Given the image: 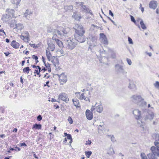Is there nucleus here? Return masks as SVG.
<instances>
[{
	"label": "nucleus",
	"instance_id": "nucleus-61",
	"mask_svg": "<svg viewBox=\"0 0 159 159\" xmlns=\"http://www.w3.org/2000/svg\"><path fill=\"white\" fill-rule=\"evenodd\" d=\"M35 72H34L37 75H39L40 72H39L38 70H35L34 71Z\"/></svg>",
	"mask_w": 159,
	"mask_h": 159
},
{
	"label": "nucleus",
	"instance_id": "nucleus-46",
	"mask_svg": "<svg viewBox=\"0 0 159 159\" xmlns=\"http://www.w3.org/2000/svg\"><path fill=\"white\" fill-rule=\"evenodd\" d=\"M154 85L156 88L159 89V82L158 81H156L155 83L154 84Z\"/></svg>",
	"mask_w": 159,
	"mask_h": 159
},
{
	"label": "nucleus",
	"instance_id": "nucleus-6",
	"mask_svg": "<svg viewBox=\"0 0 159 159\" xmlns=\"http://www.w3.org/2000/svg\"><path fill=\"white\" fill-rule=\"evenodd\" d=\"M116 71L118 73H122L124 74L125 73L123 66L119 64H116L115 65Z\"/></svg>",
	"mask_w": 159,
	"mask_h": 159
},
{
	"label": "nucleus",
	"instance_id": "nucleus-26",
	"mask_svg": "<svg viewBox=\"0 0 159 159\" xmlns=\"http://www.w3.org/2000/svg\"><path fill=\"white\" fill-rule=\"evenodd\" d=\"M64 8L66 11H72L73 7L72 5L67 6L64 7Z\"/></svg>",
	"mask_w": 159,
	"mask_h": 159
},
{
	"label": "nucleus",
	"instance_id": "nucleus-18",
	"mask_svg": "<svg viewBox=\"0 0 159 159\" xmlns=\"http://www.w3.org/2000/svg\"><path fill=\"white\" fill-rule=\"evenodd\" d=\"M14 10L11 9H7L6 13L8 14L10 17H12L14 16Z\"/></svg>",
	"mask_w": 159,
	"mask_h": 159
},
{
	"label": "nucleus",
	"instance_id": "nucleus-43",
	"mask_svg": "<svg viewBox=\"0 0 159 159\" xmlns=\"http://www.w3.org/2000/svg\"><path fill=\"white\" fill-rule=\"evenodd\" d=\"M1 35L3 36L4 38L6 36L5 32L4 31L3 29H1Z\"/></svg>",
	"mask_w": 159,
	"mask_h": 159
},
{
	"label": "nucleus",
	"instance_id": "nucleus-5",
	"mask_svg": "<svg viewBox=\"0 0 159 159\" xmlns=\"http://www.w3.org/2000/svg\"><path fill=\"white\" fill-rule=\"evenodd\" d=\"M95 110L98 112L101 113L102 111L103 106L101 104L98 105L96 103L95 105L92 106L91 108V111H93Z\"/></svg>",
	"mask_w": 159,
	"mask_h": 159
},
{
	"label": "nucleus",
	"instance_id": "nucleus-56",
	"mask_svg": "<svg viewBox=\"0 0 159 159\" xmlns=\"http://www.w3.org/2000/svg\"><path fill=\"white\" fill-rule=\"evenodd\" d=\"M107 18H108V19L110 20L111 22H112L113 23V24L115 25H116V24L115 23V22L113 20H112L109 17H107Z\"/></svg>",
	"mask_w": 159,
	"mask_h": 159
},
{
	"label": "nucleus",
	"instance_id": "nucleus-38",
	"mask_svg": "<svg viewBox=\"0 0 159 159\" xmlns=\"http://www.w3.org/2000/svg\"><path fill=\"white\" fill-rule=\"evenodd\" d=\"M154 136L155 138V141L159 142V134H154Z\"/></svg>",
	"mask_w": 159,
	"mask_h": 159
},
{
	"label": "nucleus",
	"instance_id": "nucleus-14",
	"mask_svg": "<svg viewBox=\"0 0 159 159\" xmlns=\"http://www.w3.org/2000/svg\"><path fill=\"white\" fill-rule=\"evenodd\" d=\"M128 88L130 89L133 91H135L136 89V87L134 82L131 81H129Z\"/></svg>",
	"mask_w": 159,
	"mask_h": 159
},
{
	"label": "nucleus",
	"instance_id": "nucleus-7",
	"mask_svg": "<svg viewBox=\"0 0 159 159\" xmlns=\"http://www.w3.org/2000/svg\"><path fill=\"white\" fill-rule=\"evenodd\" d=\"M133 114L136 119L139 120L140 119L141 111L139 110L134 109L133 111Z\"/></svg>",
	"mask_w": 159,
	"mask_h": 159
},
{
	"label": "nucleus",
	"instance_id": "nucleus-16",
	"mask_svg": "<svg viewBox=\"0 0 159 159\" xmlns=\"http://www.w3.org/2000/svg\"><path fill=\"white\" fill-rule=\"evenodd\" d=\"M11 18L12 17H10L8 14H6L5 15H2V19L4 21L8 22Z\"/></svg>",
	"mask_w": 159,
	"mask_h": 159
},
{
	"label": "nucleus",
	"instance_id": "nucleus-31",
	"mask_svg": "<svg viewBox=\"0 0 159 159\" xmlns=\"http://www.w3.org/2000/svg\"><path fill=\"white\" fill-rule=\"evenodd\" d=\"M140 24L141 27L142 28L143 30H145L147 28L144 23V22L142 20H141V21H140Z\"/></svg>",
	"mask_w": 159,
	"mask_h": 159
},
{
	"label": "nucleus",
	"instance_id": "nucleus-40",
	"mask_svg": "<svg viewBox=\"0 0 159 159\" xmlns=\"http://www.w3.org/2000/svg\"><path fill=\"white\" fill-rule=\"evenodd\" d=\"M85 154L87 158L89 157L92 154V152L90 151L85 152Z\"/></svg>",
	"mask_w": 159,
	"mask_h": 159
},
{
	"label": "nucleus",
	"instance_id": "nucleus-50",
	"mask_svg": "<svg viewBox=\"0 0 159 159\" xmlns=\"http://www.w3.org/2000/svg\"><path fill=\"white\" fill-rule=\"evenodd\" d=\"M128 40L129 41V43L131 44H133V42L132 39L129 37L128 38Z\"/></svg>",
	"mask_w": 159,
	"mask_h": 159
},
{
	"label": "nucleus",
	"instance_id": "nucleus-22",
	"mask_svg": "<svg viewBox=\"0 0 159 159\" xmlns=\"http://www.w3.org/2000/svg\"><path fill=\"white\" fill-rule=\"evenodd\" d=\"M72 17L75 20L78 21H80V19L81 18V16L79 15L76 13H73V14L72 16Z\"/></svg>",
	"mask_w": 159,
	"mask_h": 159
},
{
	"label": "nucleus",
	"instance_id": "nucleus-21",
	"mask_svg": "<svg viewBox=\"0 0 159 159\" xmlns=\"http://www.w3.org/2000/svg\"><path fill=\"white\" fill-rule=\"evenodd\" d=\"M32 13V11H30L28 10H26L25 12L24 13V15L28 19H29L30 18L29 16L31 15Z\"/></svg>",
	"mask_w": 159,
	"mask_h": 159
},
{
	"label": "nucleus",
	"instance_id": "nucleus-58",
	"mask_svg": "<svg viewBox=\"0 0 159 159\" xmlns=\"http://www.w3.org/2000/svg\"><path fill=\"white\" fill-rule=\"evenodd\" d=\"M92 143L91 141L90 140H88L86 141V144L90 145Z\"/></svg>",
	"mask_w": 159,
	"mask_h": 159
},
{
	"label": "nucleus",
	"instance_id": "nucleus-64",
	"mask_svg": "<svg viewBox=\"0 0 159 159\" xmlns=\"http://www.w3.org/2000/svg\"><path fill=\"white\" fill-rule=\"evenodd\" d=\"M146 53L148 54V56L151 57L152 55V54L151 52H146Z\"/></svg>",
	"mask_w": 159,
	"mask_h": 159
},
{
	"label": "nucleus",
	"instance_id": "nucleus-41",
	"mask_svg": "<svg viewBox=\"0 0 159 159\" xmlns=\"http://www.w3.org/2000/svg\"><path fill=\"white\" fill-rule=\"evenodd\" d=\"M20 1V0H13L12 3L14 4H16L17 6L19 4Z\"/></svg>",
	"mask_w": 159,
	"mask_h": 159
},
{
	"label": "nucleus",
	"instance_id": "nucleus-52",
	"mask_svg": "<svg viewBox=\"0 0 159 159\" xmlns=\"http://www.w3.org/2000/svg\"><path fill=\"white\" fill-rule=\"evenodd\" d=\"M42 117L41 115H39L37 117V120L38 121H41L42 120Z\"/></svg>",
	"mask_w": 159,
	"mask_h": 159
},
{
	"label": "nucleus",
	"instance_id": "nucleus-47",
	"mask_svg": "<svg viewBox=\"0 0 159 159\" xmlns=\"http://www.w3.org/2000/svg\"><path fill=\"white\" fill-rule=\"evenodd\" d=\"M69 121V123L70 124H71L73 123V120H72V118L70 116H69L67 119Z\"/></svg>",
	"mask_w": 159,
	"mask_h": 159
},
{
	"label": "nucleus",
	"instance_id": "nucleus-59",
	"mask_svg": "<svg viewBox=\"0 0 159 159\" xmlns=\"http://www.w3.org/2000/svg\"><path fill=\"white\" fill-rule=\"evenodd\" d=\"M109 14L112 16H113L114 14L111 10L109 11Z\"/></svg>",
	"mask_w": 159,
	"mask_h": 159
},
{
	"label": "nucleus",
	"instance_id": "nucleus-1",
	"mask_svg": "<svg viewBox=\"0 0 159 159\" xmlns=\"http://www.w3.org/2000/svg\"><path fill=\"white\" fill-rule=\"evenodd\" d=\"M74 29L75 30L74 39L77 42L80 43L84 42L86 38L84 35L85 31L83 26L81 25L77 24L75 25Z\"/></svg>",
	"mask_w": 159,
	"mask_h": 159
},
{
	"label": "nucleus",
	"instance_id": "nucleus-2",
	"mask_svg": "<svg viewBox=\"0 0 159 159\" xmlns=\"http://www.w3.org/2000/svg\"><path fill=\"white\" fill-rule=\"evenodd\" d=\"M131 100L134 103L139 104L141 103L142 106L146 105L147 102L144 101V99L141 95L139 94L133 95L131 97Z\"/></svg>",
	"mask_w": 159,
	"mask_h": 159
},
{
	"label": "nucleus",
	"instance_id": "nucleus-19",
	"mask_svg": "<svg viewBox=\"0 0 159 159\" xmlns=\"http://www.w3.org/2000/svg\"><path fill=\"white\" fill-rule=\"evenodd\" d=\"M11 45L13 48L16 49L19 48L20 44L16 42V41L13 40L11 43Z\"/></svg>",
	"mask_w": 159,
	"mask_h": 159
},
{
	"label": "nucleus",
	"instance_id": "nucleus-39",
	"mask_svg": "<svg viewBox=\"0 0 159 159\" xmlns=\"http://www.w3.org/2000/svg\"><path fill=\"white\" fill-rule=\"evenodd\" d=\"M49 48L51 51H53L54 49L55 46L53 44H50L49 45Z\"/></svg>",
	"mask_w": 159,
	"mask_h": 159
},
{
	"label": "nucleus",
	"instance_id": "nucleus-20",
	"mask_svg": "<svg viewBox=\"0 0 159 159\" xmlns=\"http://www.w3.org/2000/svg\"><path fill=\"white\" fill-rule=\"evenodd\" d=\"M56 29H54L52 27L49 26L48 27L47 32L48 33H51L52 34L55 33Z\"/></svg>",
	"mask_w": 159,
	"mask_h": 159
},
{
	"label": "nucleus",
	"instance_id": "nucleus-62",
	"mask_svg": "<svg viewBox=\"0 0 159 159\" xmlns=\"http://www.w3.org/2000/svg\"><path fill=\"white\" fill-rule=\"evenodd\" d=\"M45 66H46V67L48 68V67L50 68V64L48 63L47 65H46V64L45 63L44 64Z\"/></svg>",
	"mask_w": 159,
	"mask_h": 159
},
{
	"label": "nucleus",
	"instance_id": "nucleus-49",
	"mask_svg": "<svg viewBox=\"0 0 159 159\" xmlns=\"http://www.w3.org/2000/svg\"><path fill=\"white\" fill-rule=\"evenodd\" d=\"M100 37L101 39L106 37L103 33H100Z\"/></svg>",
	"mask_w": 159,
	"mask_h": 159
},
{
	"label": "nucleus",
	"instance_id": "nucleus-36",
	"mask_svg": "<svg viewBox=\"0 0 159 159\" xmlns=\"http://www.w3.org/2000/svg\"><path fill=\"white\" fill-rule=\"evenodd\" d=\"M79 99L81 100H85V99H86V98L85 96L84 95V93H82L79 98Z\"/></svg>",
	"mask_w": 159,
	"mask_h": 159
},
{
	"label": "nucleus",
	"instance_id": "nucleus-33",
	"mask_svg": "<svg viewBox=\"0 0 159 159\" xmlns=\"http://www.w3.org/2000/svg\"><path fill=\"white\" fill-rule=\"evenodd\" d=\"M16 24V21L15 20H11V22L10 24V26L11 27H14V28H15V25Z\"/></svg>",
	"mask_w": 159,
	"mask_h": 159
},
{
	"label": "nucleus",
	"instance_id": "nucleus-37",
	"mask_svg": "<svg viewBox=\"0 0 159 159\" xmlns=\"http://www.w3.org/2000/svg\"><path fill=\"white\" fill-rule=\"evenodd\" d=\"M101 40L103 43L105 44H108L107 39L106 37L104 38L101 39Z\"/></svg>",
	"mask_w": 159,
	"mask_h": 159
},
{
	"label": "nucleus",
	"instance_id": "nucleus-24",
	"mask_svg": "<svg viewBox=\"0 0 159 159\" xmlns=\"http://www.w3.org/2000/svg\"><path fill=\"white\" fill-rule=\"evenodd\" d=\"M72 101L74 106L76 107L77 108L80 107L79 101L78 99H73Z\"/></svg>",
	"mask_w": 159,
	"mask_h": 159
},
{
	"label": "nucleus",
	"instance_id": "nucleus-53",
	"mask_svg": "<svg viewBox=\"0 0 159 159\" xmlns=\"http://www.w3.org/2000/svg\"><path fill=\"white\" fill-rule=\"evenodd\" d=\"M126 60L128 64L129 65H131L132 64V62L130 59L128 58H127Z\"/></svg>",
	"mask_w": 159,
	"mask_h": 159
},
{
	"label": "nucleus",
	"instance_id": "nucleus-44",
	"mask_svg": "<svg viewBox=\"0 0 159 159\" xmlns=\"http://www.w3.org/2000/svg\"><path fill=\"white\" fill-rule=\"evenodd\" d=\"M57 36V35L56 34H53V37L52 38V40H55V42L57 41V39H58L56 37Z\"/></svg>",
	"mask_w": 159,
	"mask_h": 159
},
{
	"label": "nucleus",
	"instance_id": "nucleus-13",
	"mask_svg": "<svg viewBox=\"0 0 159 159\" xmlns=\"http://www.w3.org/2000/svg\"><path fill=\"white\" fill-rule=\"evenodd\" d=\"M59 80L63 83H66L67 80L66 76L63 73L59 75Z\"/></svg>",
	"mask_w": 159,
	"mask_h": 159
},
{
	"label": "nucleus",
	"instance_id": "nucleus-51",
	"mask_svg": "<svg viewBox=\"0 0 159 159\" xmlns=\"http://www.w3.org/2000/svg\"><path fill=\"white\" fill-rule=\"evenodd\" d=\"M130 18H131V21H132L133 22H134L135 24L136 21H135V19L134 18V17L133 16L131 15L130 16Z\"/></svg>",
	"mask_w": 159,
	"mask_h": 159
},
{
	"label": "nucleus",
	"instance_id": "nucleus-45",
	"mask_svg": "<svg viewBox=\"0 0 159 159\" xmlns=\"http://www.w3.org/2000/svg\"><path fill=\"white\" fill-rule=\"evenodd\" d=\"M91 41L93 42V44L95 45H96L97 43H96L97 39H96L95 37H92Z\"/></svg>",
	"mask_w": 159,
	"mask_h": 159
},
{
	"label": "nucleus",
	"instance_id": "nucleus-9",
	"mask_svg": "<svg viewBox=\"0 0 159 159\" xmlns=\"http://www.w3.org/2000/svg\"><path fill=\"white\" fill-rule=\"evenodd\" d=\"M86 117L87 119L91 120L93 118V114L92 111L88 109L85 112Z\"/></svg>",
	"mask_w": 159,
	"mask_h": 159
},
{
	"label": "nucleus",
	"instance_id": "nucleus-11",
	"mask_svg": "<svg viewBox=\"0 0 159 159\" xmlns=\"http://www.w3.org/2000/svg\"><path fill=\"white\" fill-rule=\"evenodd\" d=\"M154 116V114L153 112L148 113L145 116L144 119L146 120H152L153 119Z\"/></svg>",
	"mask_w": 159,
	"mask_h": 159
},
{
	"label": "nucleus",
	"instance_id": "nucleus-54",
	"mask_svg": "<svg viewBox=\"0 0 159 159\" xmlns=\"http://www.w3.org/2000/svg\"><path fill=\"white\" fill-rule=\"evenodd\" d=\"M32 57L33 59H35V60L38 59V57L37 56H35L34 55H33L32 56Z\"/></svg>",
	"mask_w": 159,
	"mask_h": 159
},
{
	"label": "nucleus",
	"instance_id": "nucleus-30",
	"mask_svg": "<svg viewBox=\"0 0 159 159\" xmlns=\"http://www.w3.org/2000/svg\"><path fill=\"white\" fill-rule=\"evenodd\" d=\"M57 45L61 48H63V45L62 42L59 39H57V41L56 42Z\"/></svg>",
	"mask_w": 159,
	"mask_h": 159
},
{
	"label": "nucleus",
	"instance_id": "nucleus-17",
	"mask_svg": "<svg viewBox=\"0 0 159 159\" xmlns=\"http://www.w3.org/2000/svg\"><path fill=\"white\" fill-rule=\"evenodd\" d=\"M152 152V153L148 154V158L149 159H157V157H156V155L157 156V153H154L153 151Z\"/></svg>",
	"mask_w": 159,
	"mask_h": 159
},
{
	"label": "nucleus",
	"instance_id": "nucleus-12",
	"mask_svg": "<svg viewBox=\"0 0 159 159\" xmlns=\"http://www.w3.org/2000/svg\"><path fill=\"white\" fill-rule=\"evenodd\" d=\"M157 2L156 1H152L149 3V7L153 9H155L157 7Z\"/></svg>",
	"mask_w": 159,
	"mask_h": 159
},
{
	"label": "nucleus",
	"instance_id": "nucleus-8",
	"mask_svg": "<svg viewBox=\"0 0 159 159\" xmlns=\"http://www.w3.org/2000/svg\"><path fill=\"white\" fill-rule=\"evenodd\" d=\"M59 98L62 100L66 102H67L69 101V99L67 95L65 93H62L59 95Z\"/></svg>",
	"mask_w": 159,
	"mask_h": 159
},
{
	"label": "nucleus",
	"instance_id": "nucleus-25",
	"mask_svg": "<svg viewBox=\"0 0 159 159\" xmlns=\"http://www.w3.org/2000/svg\"><path fill=\"white\" fill-rule=\"evenodd\" d=\"M15 28L20 30H22L24 28L23 25L21 24H16Z\"/></svg>",
	"mask_w": 159,
	"mask_h": 159
},
{
	"label": "nucleus",
	"instance_id": "nucleus-35",
	"mask_svg": "<svg viewBox=\"0 0 159 159\" xmlns=\"http://www.w3.org/2000/svg\"><path fill=\"white\" fill-rule=\"evenodd\" d=\"M30 70V69L29 67H26L23 69V72L24 73H26L27 74H28Z\"/></svg>",
	"mask_w": 159,
	"mask_h": 159
},
{
	"label": "nucleus",
	"instance_id": "nucleus-34",
	"mask_svg": "<svg viewBox=\"0 0 159 159\" xmlns=\"http://www.w3.org/2000/svg\"><path fill=\"white\" fill-rule=\"evenodd\" d=\"M56 33H57L58 36L60 37H63L64 36V34H63L58 30H56L55 34Z\"/></svg>",
	"mask_w": 159,
	"mask_h": 159
},
{
	"label": "nucleus",
	"instance_id": "nucleus-10",
	"mask_svg": "<svg viewBox=\"0 0 159 159\" xmlns=\"http://www.w3.org/2000/svg\"><path fill=\"white\" fill-rule=\"evenodd\" d=\"M81 10L82 11L84 12L89 13L91 15L92 14V12L91 11V10L85 5H82L81 7Z\"/></svg>",
	"mask_w": 159,
	"mask_h": 159
},
{
	"label": "nucleus",
	"instance_id": "nucleus-28",
	"mask_svg": "<svg viewBox=\"0 0 159 159\" xmlns=\"http://www.w3.org/2000/svg\"><path fill=\"white\" fill-rule=\"evenodd\" d=\"M46 55L48 60L50 61V58L52 57V55L49 51L47 49L46 51Z\"/></svg>",
	"mask_w": 159,
	"mask_h": 159
},
{
	"label": "nucleus",
	"instance_id": "nucleus-60",
	"mask_svg": "<svg viewBox=\"0 0 159 159\" xmlns=\"http://www.w3.org/2000/svg\"><path fill=\"white\" fill-rule=\"evenodd\" d=\"M30 45L31 47H33L34 48H36V47L35 46V45L34 44H31L30 43Z\"/></svg>",
	"mask_w": 159,
	"mask_h": 159
},
{
	"label": "nucleus",
	"instance_id": "nucleus-32",
	"mask_svg": "<svg viewBox=\"0 0 159 159\" xmlns=\"http://www.w3.org/2000/svg\"><path fill=\"white\" fill-rule=\"evenodd\" d=\"M115 153L114 151L112 148H110L109 149V150L108 151L107 153L110 155H113Z\"/></svg>",
	"mask_w": 159,
	"mask_h": 159
},
{
	"label": "nucleus",
	"instance_id": "nucleus-55",
	"mask_svg": "<svg viewBox=\"0 0 159 159\" xmlns=\"http://www.w3.org/2000/svg\"><path fill=\"white\" fill-rule=\"evenodd\" d=\"M67 139H68L70 140L72 139L71 135L70 134H68V135L67 136Z\"/></svg>",
	"mask_w": 159,
	"mask_h": 159
},
{
	"label": "nucleus",
	"instance_id": "nucleus-23",
	"mask_svg": "<svg viewBox=\"0 0 159 159\" xmlns=\"http://www.w3.org/2000/svg\"><path fill=\"white\" fill-rule=\"evenodd\" d=\"M22 34L24 35L25 38V41L28 42L29 40V33L26 31H24L22 33Z\"/></svg>",
	"mask_w": 159,
	"mask_h": 159
},
{
	"label": "nucleus",
	"instance_id": "nucleus-42",
	"mask_svg": "<svg viewBox=\"0 0 159 159\" xmlns=\"http://www.w3.org/2000/svg\"><path fill=\"white\" fill-rule=\"evenodd\" d=\"M141 157L142 159H148L145 154L143 152L141 153Z\"/></svg>",
	"mask_w": 159,
	"mask_h": 159
},
{
	"label": "nucleus",
	"instance_id": "nucleus-48",
	"mask_svg": "<svg viewBox=\"0 0 159 159\" xmlns=\"http://www.w3.org/2000/svg\"><path fill=\"white\" fill-rule=\"evenodd\" d=\"M109 136H110V137L111 138V140L113 142H115L116 141V140L115 139V137L113 135H109Z\"/></svg>",
	"mask_w": 159,
	"mask_h": 159
},
{
	"label": "nucleus",
	"instance_id": "nucleus-57",
	"mask_svg": "<svg viewBox=\"0 0 159 159\" xmlns=\"http://www.w3.org/2000/svg\"><path fill=\"white\" fill-rule=\"evenodd\" d=\"M59 52L60 53L62 56H63L64 54V52L63 50H61L59 51Z\"/></svg>",
	"mask_w": 159,
	"mask_h": 159
},
{
	"label": "nucleus",
	"instance_id": "nucleus-29",
	"mask_svg": "<svg viewBox=\"0 0 159 159\" xmlns=\"http://www.w3.org/2000/svg\"><path fill=\"white\" fill-rule=\"evenodd\" d=\"M69 31V29L66 28L62 30V34H64V36H66V35L68 34Z\"/></svg>",
	"mask_w": 159,
	"mask_h": 159
},
{
	"label": "nucleus",
	"instance_id": "nucleus-27",
	"mask_svg": "<svg viewBox=\"0 0 159 159\" xmlns=\"http://www.w3.org/2000/svg\"><path fill=\"white\" fill-rule=\"evenodd\" d=\"M42 125L40 124H34L32 127V129H41Z\"/></svg>",
	"mask_w": 159,
	"mask_h": 159
},
{
	"label": "nucleus",
	"instance_id": "nucleus-3",
	"mask_svg": "<svg viewBox=\"0 0 159 159\" xmlns=\"http://www.w3.org/2000/svg\"><path fill=\"white\" fill-rule=\"evenodd\" d=\"M77 43L75 39L69 38L67 40V48L69 50H72L75 47Z\"/></svg>",
	"mask_w": 159,
	"mask_h": 159
},
{
	"label": "nucleus",
	"instance_id": "nucleus-63",
	"mask_svg": "<svg viewBox=\"0 0 159 159\" xmlns=\"http://www.w3.org/2000/svg\"><path fill=\"white\" fill-rule=\"evenodd\" d=\"M20 38L23 40H25V37L24 36V35H21L20 36Z\"/></svg>",
	"mask_w": 159,
	"mask_h": 159
},
{
	"label": "nucleus",
	"instance_id": "nucleus-4",
	"mask_svg": "<svg viewBox=\"0 0 159 159\" xmlns=\"http://www.w3.org/2000/svg\"><path fill=\"white\" fill-rule=\"evenodd\" d=\"M154 144L156 147L152 146L151 148V151L157 153V156L159 157V142L155 141Z\"/></svg>",
	"mask_w": 159,
	"mask_h": 159
},
{
	"label": "nucleus",
	"instance_id": "nucleus-15",
	"mask_svg": "<svg viewBox=\"0 0 159 159\" xmlns=\"http://www.w3.org/2000/svg\"><path fill=\"white\" fill-rule=\"evenodd\" d=\"M53 59V60L51 61L53 63L54 66L56 68L57 67L59 64L58 59L54 56H53L52 57Z\"/></svg>",
	"mask_w": 159,
	"mask_h": 159
}]
</instances>
